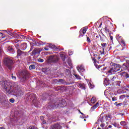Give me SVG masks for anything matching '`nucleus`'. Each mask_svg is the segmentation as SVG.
I'll return each mask as SVG.
<instances>
[{
	"mask_svg": "<svg viewBox=\"0 0 129 129\" xmlns=\"http://www.w3.org/2000/svg\"><path fill=\"white\" fill-rule=\"evenodd\" d=\"M106 129H108V128H106Z\"/></svg>",
	"mask_w": 129,
	"mask_h": 129,
	"instance_id": "obj_58",
	"label": "nucleus"
},
{
	"mask_svg": "<svg viewBox=\"0 0 129 129\" xmlns=\"http://www.w3.org/2000/svg\"><path fill=\"white\" fill-rule=\"evenodd\" d=\"M79 112H80V113H82L81 111H80V110H79Z\"/></svg>",
	"mask_w": 129,
	"mask_h": 129,
	"instance_id": "obj_48",
	"label": "nucleus"
},
{
	"mask_svg": "<svg viewBox=\"0 0 129 129\" xmlns=\"http://www.w3.org/2000/svg\"><path fill=\"white\" fill-rule=\"evenodd\" d=\"M101 46H102V47L103 48H104V47H105V46H106V43H102V44H101Z\"/></svg>",
	"mask_w": 129,
	"mask_h": 129,
	"instance_id": "obj_34",
	"label": "nucleus"
},
{
	"mask_svg": "<svg viewBox=\"0 0 129 129\" xmlns=\"http://www.w3.org/2000/svg\"><path fill=\"white\" fill-rule=\"evenodd\" d=\"M59 60V58L56 55H52L48 56L47 58L48 63H57Z\"/></svg>",
	"mask_w": 129,
	"mask_h": 129,
	"instance_id": "obj_2",
	"label": "nucleus"
},
{
	"mask_svg": "<svg viewBox=\"0 0 129 129\" xmlns=\"http://www.w3.org/2000/svg\"><path fill=\"white\" fill-rule=\"evenodd\" d=\"M98 106H99V103L97 102L93 107L91 108V111H94V109L97 108Z\"/></svg>",
	"mask_w": 129,
	"mask_h": 129,
	"instance_id": "obj_10",
	"label": "nucleus"
},
{
	"mask_svg": "<svg viewBox=\"0 0 129 129\" xmlns=\"http://www.w3.org/2000/svg\"><path fill=\"white\" fill-rule=\"evenodd\" d=\"M77 70L79 71V72L81 73L83 72L84 71V67H83V65L81 64L80 66H78L77 68Z\"/></svg>",
	"mask_w": 129,
	"mask_h": 129,
	"instance_id": "obj_8",
	"label": "nucleus"
},
{
	"mask_svg": "<svg viewBox=\"0 0 129 129\" xmlns=\"http://www.w3.org/2000/svg\"><path fill=\"white\" fill-rule=\"evenodd\" d=\"M84 120V121H86V119H85Z\"/></svg>",
	"mask_w": 129,
	"mask_h": 129,
	"instance_id": "obj_53",
	"label": "nucleus"
},
{
	"mask_svg": "<svg viewBox=\"0 0 129 129\" xmlns=\"http://www.w3.org/2000/svg\"><path fill=\"white\" fill-rule=\"evenodd\" d=\"M2 85L5 91H6L9 94H14L17 97L23 95V91H22V90L19 89L20 86H18L17 83L14 84L13 87L15 89L12 92V90H11L12 86L10 84V82L5 80L3 82Z\"/></svg>",
	"mask_w": 129,
	"mask_h": 129,
	"instance_id": "obj_1",
	"label": "nucleus"
},
{
	"mask_svg": "<svg viewBox=\"0 0 129 129\" xmlns=\"http://www.w3.org/2000/svg\"><path fill=\"white\" fill-rule=\"evenodd\" d=\"M61 128V126L59 124H55L51 126L50 129H60Z\"/></svg>",
	"mask_w": 129,
	"mask_h": 129,
	"instance_id": "obj_9",
	"label": "nucleus"
},
{
	"mask_svg": "<svg viewBox=\"0 0 129 129\" xmlns=\"http://www.w3.org/2000/svg\"><path fill=\"white\" fill-rule=\"evenodd\" d=\"M100 126H101V127H102L103 129V128H104V126H105V124L102 123V124H101Z\"/></svg>",
	"mask_w": 129,
	"mask_h": 129,
	"instance_id": "obj_32",
	"label": "nucleus"
},
{
	"mask_svg": "<svg viewBox=\"0 0 129 129\" xmlns=\"http://www.w3.org/2000/svg\"><path fill=\"white\" fill-rule=\"evenodd\" d=\"M10 102H11L12 103H14L15 102V99L13 98L10 99Z\"/></svg>",
	"mask_w": 129,
	"mask_h": 129,
	"instance_id": "obj_30",
	"label": "nucleus"
},
{
	"mask_svg": "<svg viewBox=\"0 0 129 129\" xmlns=\"http://www.w3.org/2000/svg\"><path fill=\"white\" fill-rule=\"evenodd\" d=\"M99 59H100V57H98V59L99 60Z\"/></svg>",
	"mask_w": 129,
	"mask_h": 129,
	"instance_id": "obj_47",
	"label": "nucleus"
},
{
	"mask_svg": "<svg viewBox=\"0 0 129 129\" xmlns=\"http://www.w3.org/2000/svg\"><path fill=\"white\" fill-rule=\"evenodd\" d=\"M106 124H108V122H106Z\"/></svg>",
	"mask_w": 129,
	"mask_h": 129,
	"instance_id": "obj_54",
	"label": "nucleus"
},
{
	"mask_svg": "<svg viewBox=\"0 0 129 129\" xmlns=\"http://www.w3.org/2000/svg\"><path fill=\"white\" fill-rule=\"evenodd\" d=\"M110 38L111 40H113V37L111 36H110Z\"/></svg>",
	"mask_w": 129,
	"mask_h": 129,
	"instance_id": "obj_42",
	"label": "nucleus"
},
{
	"mask_svg": "<svg viewBox=\"0 0 129 129\" xmlns=\"http://www.w3.org/2000/svg\"><path fill=\"white\" fill-rule=\"evenodd\" d=\"M117 100L116 97L112 98V101H115Z\"/></svg>",
	"mask_w": 129,
	"mask_h": 129,
	"instance_id": "obj_36",
	"label": "nucleus"
},
{
	"mask_svg": "<svg viewBox=\"0 0 129 129\" xmlns=\"http://www.w3.org/2000/svg\"><path fill=\"white\" fill-rule=\"evenodd\" d=\"M44 50L48 51V50H49V48L45 47H44Z\"/></svg>",
	"mask_w": 129,
	"mask_h": 129,
	"instance_id": "obj_39",
	"label": "nucleus"
},
{
	"mask_svg": "<svg viewBox=\"0 0 129 129\" xmlns=\"http://www.w3.org/2000/svg\"><path fill=\"white\" fill-rule=\"evenodd\" d=\"M17 57H20V56H26V53L22 51L20 49H18L17 51Z\"/></svg>",
	"mask_w": 129,
	"mask_h": 129,
	"instance_id": "obj_7",
	"label": "nucleus"
},
{
	"mask_svg": "<svg viewBox=\"0 0 129 129\" xmlns=\"http://www.w3.org/2000/svg\"><path fill=\"white\" fill-rule=\"evenodd\" d=\"M109 81L107 80V79H105L104 80V84L105 86H107V85H109Z\"/></svg>",
	"mask_w": 129,
	"mask_h": 129,
	"instance_id": "obj_15",
	"label": "nucleus"
},
{
	"mask_svg": "<svg viewBox=\"0 0 129 129\" xmlns=\"http://www.w3.org/2000/svg\"><path fill=\"white\" fill-rule=\"evenodd\" d=\"M115 78H116V76L110 77V79L111 80H112V81H114V80H115Z\"/></svg>",
	"mask_w": 129,
	"mask_h": 129,
	"instance_id": "obj_21",
	"label": "nucleus"
},
{
	"mask_svg": "<svg viewBox=\"0 0 129 129\" xmlns=\"http://www.w3.org/2000/svg\"><path fill=\"white\" fill-rule=\"evenodd\" d=\"M87 31V29L86 27H84L83 28V30H82L83 34H85V33H86Z\"/></svg>",
	"mask_w": 129,
	"mask_h": 129,
	"instance_id": "obj_22",
	"label": "nucleus"
},
{
	"mask_svg": "<svg viewBox=\"0 0 129 129\" xmlns=\"http://www.w3.org/2000/svg\"><path fill=\"white\" fill-rule=\"evenodd\" d=\"M99 53H101V55H104V49L103 48V51L101 50H99Z\"/></svg>",
	"mask_w": 129,
	"mask_h": 129,
	"instance_id": "obj_25",
	"label": "nucleus"
},
{
	"mask_svg": "<svg viewBox=\"0 0 129 129\" xmlns=\"http://www.w3.org/2000/svg\"><path fill=\"white\" fill-rule=\"evenodd\" d=\"M0 67H1V62H0Z\"/></svg>",
	"mask_w": 129,
	"mask_h": 129,
	"instance_id": "obj_57",
	"label": "nucleus"
},
{
	"mask_svg": "<svg viewBox=\"0 0 129 129\" xmlns=\"http://www.w3.org/2000/svg\"><path fill=\"white\" fill-rule=\"evenodd\" d=\"M121 71H122V70H121L120 71V72H121Z\"/></svg>",
	"mask_w": 129,
	"mask_h": 129,
	"instance_id": "obj_51",
	"label": "nucleus"
},
{
	"mask_svg": "<svg viewBox=\"0 0 129 129\" xmlns=\"http://www.w3.org/2000/svg\"><path fill=\"white\" fill-rule=\"evenodd\" d=\"M96 102V98L95 97H93L92 99H91V103H95Z\"/></svg>",
	"mask_w": 129,
	"mask_h": 129,
	"instance_id": "obj_16",
	"label": "nucleus"
},
{
	"mask_svg": "<svg viewBox=\"0 0 129 129\" xmlns=\"http://www.w3.org/2000/svg\"><path fill=\"white\" fill-rule=\"evenodd\" d=\"M40 118L42 121V123H43V124H45V123H46V120H45L44 119H43L44 117L43 116H41Z\"/></svg>",
	"mask_w": 129,
	"mask_h": 129,
	"instance_id": "obj_23",
	"label": "nucleus"
},
{
	"mask_svg": "<svg viewBox=\"0 0 129 129\" xmlns=\"http://www.w3.org/2000/svg\"><path fill=\"white\" fill-rule=\"evenodd\" d=\"M13 120V121H14L15 119H13V120Z\"/></svg>",
	"mask_w": 129,
	"mask_h": 129,
	"instance_id": "obj_56",
	"label": "nucleus"
},
{
	"mask_svg": "<svg viewBox=\"0 0 129 129\" xmlns=\"http://www.w3.org/2000/svg\"><path fill=\"white\" fill-rule=\"evenodd\" d=\"M113 69H114V72L115 73L116 72H118V71H120V65L117 64L116 63H112Z\"/></svg>",
	"mask_w": 129,
	"mask_h": 129,
	"instance_id": "obj_6",
	"label": "nucleus"
},
{
	"mask_svg": "<svg viewBox=\"0 0 129 129\" xmlns=\"http://www.w3.org/2000/svg\"><path fill=\"white\" fill-rule=\"evenodd\" d=\"M121 97H122V96H121L120 97V98H121Z\"/></svg>",
	"mask_w": 129,
	"mask_h": 129,
	"instance_id": "obj_52",
	"label": "nucleus"
},
{
	"mask_svg": "<svg viewBox=\"0 0 129 129\" xmlns=\"http://www.w3.org/2000/svg\"><path fill=\"white\" fill-rule=\"evenodd\" d=\"M108 73L109 74V75H112V74H115V73L114 72V70L113 69V68H111L108 71Z\"/></svg>",
	"mask_w": 129,
	"mask_h": 129,
	"instance_id": "obj_11",
	"label": "nucleus"
},
{
	"mask_svg": "<svg viewBox=\"0 0 129 129\" xmlns=\"http://www.w3.org/2000/svg\"><path fill=\"white\" fill-rule=\"evenodd\" d=\"M126 78H128V77H129L128 74H126Z\"/></svg>",
	"mask_w": 129,
	"mask_h": 129,
	"instance_id": "obj_40",
	"label": "nucleus"
},
{
	"mask_svg": "<svg viewBox=\"0 0 129 129\" xmlns=\"http://www.w3.org/2000/svg\"><path fill=\"white\" fill-rule=\"evenodd\" d=\"M18 77L21 79H22L23 81H25L28 77V72L25 71H22L19 74V76Z\"/></svg>",
	"mask_w": 129,
	"mask_h": 129,
	"instance_id": "obj_4",
	"label": "nucleus"
},
{
	"mask_svg": "<svg viewBox=\"0 0 129 129\" xmlns=\"http://www.w3.org/2000/svg\"><path fill=\"white\" fill-rule=\"evenodd\" d=\"M99 120H100V121L101 122H104V121L106 120V117H105V116L100 117L99 119Z\"/></svg>",
	"mask_w": 129,
	"mask_h": 129,
	"instance_id": "obj_13",
	"label": "nucleus"
},
{
	"mask_svg": "<svg viewBox=\"0 0 129 129\" xmlns=\"http://www.w3.org/2000/svg\"><path fill=\"white\" fill-rule=\"evenodd\" d=\"M120 123L121 125H122V126H124V123H125V122L121 121Z\"/></svg>",
	"mask_w": 129,
	"mask_h": 129,
	"instance_id": "obj_33",
	"label": "nucleus"
},
{
	"mask_svg": "<svg viewBox=\"0 0 129 129\" xmlns=\"http://www.w3.org/2000/svg\"><path fill=\"white\" fill-rule=\"evenodd\" d=\"M29 69L30 70H33V69H36V66L34 64H31L29 66Z\"/></svg>",
	"mask_w": 129,
	"mask_h": 129,
	"instance_id": "obj_17",
	"label": "nucleus"
},
{
	"mask_svg": "<svg viewBox=\"0 0 129 129\" xmlns=\"http://www.w3.org/2000/svg\"><path fill=\"white\" fill-rule=\"evenodd\" d=\"M123 74H125V73H123Z\"/></svg>",
	"mask_w": 129,
	"mask_h": 129,
	"instance_id": "obj_55",
	"label": "nucleus"
},
{
	"mask_svg": "<svg viewBox=\"0 0 129 129\" xmlns=\"http://www.w3.org/2000/svg\"><path fill=\"white\" fill-rule=\"evenodd\" d=\"M69 55H72V54H73V51L71 50H69Z\"/></svg>",
	"mask_w": 129,
	"mask_h": 129,
	"instance_id": "obj_35",
	"label": "nucleus"
},
{
	"mask_svg": "<svg viewBox=\"0 0 129 129\" xmlns=\"http://www.w3.org/2000/svg\"><path fill=\"white\" fill-rule=\"evenodd\" d=\"M0 129H5L4 127H0Z\"/></svg>",
	"mask_w": 129,
	"mask_h": 129,
	"instance_id": "obj_44",
	"label": "nucleus"
},
{
	"mask_svg": "<svg viewBox=\"0 0 129 129\" xmlns=\"http://www.w3.org/2000/svg\"><path fill=\"white\" fill-rule=\"evenodd\" d=\"M11 78L14 81H16V80H17V77H16V76H15L13 74H12V75H11Z\"/></svg>",
	"mask_w": 129,
	"mask_h": 129,
	"instance_id": "obj_18",
	"label": "nucleus"
},
{
	"mask_svg": "<svg viewBox=\"0 0 129 129\" xmlns=\"http://www.w3.org/2000/svg\"><path fill=\"white\" fill-rule=\"evenodd\" d=\"M79 87H80L82 89H85V86L84 85H83L82 84H79Z\"/></svg>",
	"mask_w": 129,
	"mask_h": 129,
	"instance_id": "obj_19",
	"label": "nucleus"
},
{
	"mask_svg": "<svg viewBox=\"0 0 129 129\" xmlns=\"http://www.w3.org/2000/svg\"><path fill=\"white\" fill-rule=\"evenodd\" d=\"M64 83H65V81L63 79H59L57 81V84H64Z\"/></svg>",
	"mask_w": 129,
	"mask_h": 129,
	"instance_id": "obj_14",
	"label": "nucleus"
},
{
	"mask_svg": "<svg viewBox=\"0 0 129 129\" xmlns=\"http://www.w3.org/2000/svg\"><path fill=\"white\" fill-rule=\"evenodd\" d=\"M62 103L61 104H58L57 105V103H55L53 105L51 106V107H53V108H57V107H63V106H64V105H66V102H65V100H62Z\"/></svg>",
	"mask_w": 129,
	"mask_h": 129,
	"instance_id": "obj_5",
	"label": "nucleus"
},
{
	"mask_svg": "<svg viewBox=\"0 0 129 129\" xmlns=\"http://www.w3.org/2000/svg\"><path fill=\"white\" fill-rule=\"evenodd\" d=\"M4 63L5 64H6V66H7V67L9 68V69H10V70H12V69L13 68V60H12V59L8 57L7 58H6L4 60Z\"/></svg>",
	"mask_w": 129,
	"mask_h": 129,
	"instance_id": "obj_3",
	"label": "nucleus"
},
{
	"mask_svg": "<svg viewBox=\"0 0 129 129\" xmlns=\"http://www.w3.org/2000/svg\"><path fill=\"white\" fill-rule=\"evenodd\" d=\"M124 115V114H123V113H121L120 114V115Z\"/></svg>",
	"mask_w": 129,
	"mask_h": 129,
	"instance_id": "obj_46",
	"label": "nucleus"
},
{
	"mask_svg": "<svg viewBox=\"0 0 129 129\" xmlns=\"http://www.w3.org/2000/svg\"><path fill=\"white\" fill-rule=\"evenodd\" d=\"M8 51H10V52H12V51H14V49H13V48H11V47H9L8 48Z\"/></svg>",
	"mask_w": 129,
	"mask_h": 129,
	"instance_id": "obj_31",
	"label": "nucleus"
},
{
	"mask_svg": "<svg viewBox=\"0 0 129 129\" xmlns=\"http://www.w3.org/2000/svg\"><path fill=\"white\" fill-rule=\"evenodd\" d=\"M89 86L90 88H94V85H93L91 82H89Z\"/></svg>",
	"mask_w": 129,
	"mask_h": 129,
	"instance_id": "obj_24",
	"label": "nucleus"
},
{
	"mask_svg": "<svg viewBox=\"0 0 129 129\" xmlns=\"http://www.w3.org/2000/svg\"><path fill=\"white\" fill-rule=\"evenodd\" d=\"M64 65H66V62H64Z\"/></svg>",
	"mask_w": 129,
	"mask_h": 129,
	"instance_id": "obj_50",
	"label": "nucleus"
},
{
	"mask_svg": "<svg viewBox=\"0 0 129 129\" xmlns=\"http://www.w3.org/2000/svg\"><path fill=\"white\" fill-rule=\"evenodd\" d=\"M87 41L88 42H90V39L89 38V37H87Z\"/></svg>",
	"mask_w": 129,
	"mask_h": 129,
	"instance_id": "obj_38",
	"label": "nucleus"
},
{
	"mask_svg": "<svg viewBox=\"0 0 129 129\" xmlns=\"http://www.w3.org/2000/svg\"><path fill=\"white\" fill-rule=\"evenodd\" d=\"M38 62H40L42 63V62H44V59H43L42 58H38Z\"/></svg>",
	"mask_w": 129,
	"mask_h": 129,
	"instance_id": "obj_29",
	"label": "nucleus"
},
{
	"mask_svg": "<svg viewBox=\"0 0 129 129\" xmlns=\"http://www.w3.org/2000/svg\"><path fill=\"white\" fill-rule=\"evenodd\" d=\"M63 61H65V57L63 56V58H62Z\"/></svg>",
	"mask_w": 129,
	"mask_h": 129,
	"instance_id": "obj_45",
	"label": "nucleus"
},
{
	"mask_svg": "<svg viewBox=\"0 0 129 129\" xmlns=\"http://www.w3.org/2000/svg\"><path fill=\"white\" fill-rule=\"evenodd\" d=\"M24 45L25 46V47L27 46L26 44H24Z\"/></svg>",
	"mask_w": 129,
	"mask_h": 129,
	"instance_id": "obj_49",
	"label": "nucleus"
},
{
	"mask_svg": "<svg viewBox=\"0 0 129 129\" xmlns=\"http://www.w3.org/2000/svg\"><path fill=\"white\" fill-rule=\"evenodd\" d=\"M121 104H122V103H120L118 104H116V106H120V105H121Z\"/></svg>",
	"mask_w": 129,
	"mask_h": 129,
	"instance_id": "obj_37",
	"label": "nucleus"
},
{
	"mask_svg": "<svg viewBox=\"0 0 129 129\" xmlns=\"http://www.w3.org/2000/svg\"><path fill=\"white\" fill-rule=\"evenodd\" d=\"M74 76H75V77L77 78V79H81V78L80 77L79 75H74Z\"/></svg>",
	"mask_w": 129,
	"mask_h": 129,
	"instance_id": "obj_28",
	"label": "nucleus"
},
{
	"mask_svg": "<svg viewBox=\"0 0 129 129\" xmlns=\"http://www.w3.org/2000/svg\"><path fill=\"white\" fill-rule=\"evenodd\" d=\"M4 34L0 32V41H2V39H4V37H3Z\"/></svg>",
	"mask_w": 129,
	"mask_h": 129,
	"instance_id": "obj_26",
	"label": "nucleus"
},
{
	"mask_svg": "<svg viewBox=\"0 0 129 129\" xmlns=\"http://www.w3.org/2000/svg\"><path fill=\"white\" fill-rule=\"evenodd\" d=\"M67 63L69 66H71V65H72V63H71V59L70 58H68L67 59Z\"/></svg>",
	"mask_w": 129,
	"mask_h": 129,
	"instance_id": "obj_20",
	"label": "nucleus"
},
{
	"mask_svg": "<svg viewBox=\"0 0 129 129\" xmlns=\"http://www.w3.org/2000/svg\"><path fill=\"white\" fill-rule=\"evenodd\" d=\"M28 129H38V128L35 126H31L28 128Z\"/></svg>",
	"mask_w": 129,
	"mask_h": 129,
	"instance_id": "obj_27",
	"label": "nucleus"
},
{
	"mask_svg": "<svg viewBox=\"0 0 129 129\" xmlns=\"http://www.w3.org/2000/svg\"><path fill=\"white\" fill-rule=\"evenodd\" d=\"M47 46H48V47L49 48H51V49H54V50H56V49H58V48L57 47V46H56L55 45H54L52 44H48Z\"/></svg>",
	"mask_w": 129,
	"mask_h": 129,
	"instance_id": "obj_12",
	"label": "nucleus"
},
{
	"mask_svg": "<svg viewBox=\"0 0 129 129\" xmlns=\"http://www.w3.org/2000/svg\"><path fill=\"white\" fill-rule=\"evenodd\" d=\"M111 127H112V126H111V125H109L108 126V128H111Z\"/></svg>",
	"mask_w": 129,
	"mask_h": 129,
	"instance_id": "obj_41",
	"label": "nucleus"
},
{
	"mask_svg": "<svg viewBox=\"0 0 129 129\" xmlns=\"http://www.w3.org/2000/svg\"><path fill=\"white\" fill-rule=\"evenodd\" d=\"M82 114V115H83V117H84V118H85V116H84V114H83V113H81Z\"/></svg>",
	"mask_w": 129,
	"mask_h": 129,
	"instance_id": "obj_43",
	"label": "nucleus"
}]
</instances>
